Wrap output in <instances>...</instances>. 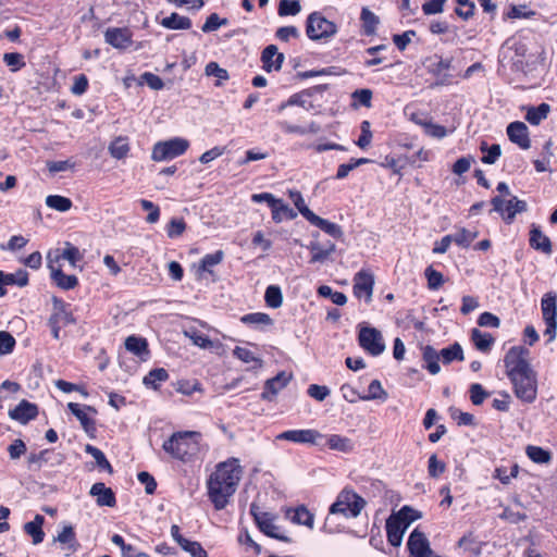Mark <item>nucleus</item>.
Segmentation results:
<instances>
[{
    "mask_svg": "<svg viewBox=\"0 0 557 557\" xmlns=\"http://www.w3.org/2000/svg\"><path fill=\"white\" fill-rule=\"evenodd\" d=\"M449 414L453 420L457 422L458 425H474V416L469 412H463L457 408H449Z\"/></svg>",
    "mask_w": 557,
    "mask_h": 557,
    "instance_id": "nucleus-61",
    "label": "nucleus"
},
{
    "mask_svg": "<svg viewBox=\"0 0 557 557\" xmlns=\"http://www.w3.org/2000/svg\"><path fill=\"white\" fill-rule=\"evenodd\" d=\"M233 355L245 363H251V369H260L263 364L261 358L257 357L251 350L236 346L233 350Z\"/></svg>",
    "mask_w": 557,
    "mask_h": 557,
    "instance_id": "nucleus-36",
    "label": "nucleus"
},
{
    "mask_svg": "<svg viewBox=\"0 0 557 557\" xmlns=\"http://www.w3.org/2000/svg\"><path fill=\"white\" fill-rule=\"evenodd\" d=\"M493 210L500 213L506 223H511L518 213L525 212L528 205L516 196L505 201L500 196L492 198Z\"/></svg>",
    "mask_w": 557,
    "mask_h": 557,
    "instance_id": "nucleus-9",
    "label": "nucleus"
},
{
    "mask_svg": "<svg viewBox=\"0 0 557 557\" xmlns=\"http://www.w3.org/2000/svg\"><path fill=\"white\" fill-rule=\"evenodd\" d=\"M106 42L116 49H125L131 42V34L127 28H108L104 33Z\"/></svg>",
    "mask_w": 557,
    "mask_h": 557,
    "instance_id": "nucleus-20",
    "label": "nucleus"
},
{
    "mask_svg": "<svg viewBox=\"0 0 557 557\" xmlns=\"http://www.w3.org/2000/svg\"><path fill=\"white\" fill-rule=\"evenodd\" d=\"M420 125L424 128V133L428 136L436 139H442L448 134L446 127L440 124H435L432 122H420Z\"/></svg>",
    "mask_w": 557,
    "mask_h": 557,
    "instance_id": "nucleus-58",
    "label": "nucleus"
},
{
    "mask_svg": "<svg viewBox=\"0 0 557 557\" xmlns=\"http://www.w3.org/2000/svg\"><path fill=\"white\" fill-rule=\"evenodd\" d=\"M453 235V242L458 246L468 248L471 243L478 237V232H471L467 228H460Z\"/></svg>",
    "mask_w": 557,
    "mask_h": 557,
    "instance_id": "nucleus-51",
    "label": "nucleus"
},
{
    "mask_svg": "<svg viewBox=\"0 0 557 557\" xmlns=\"http://www.w3.org/2000/svg\"><path fill=\"white\" fill-rule=\"evenodd\" d=\"M182 549L189 553L191 557H208L207 552L202 548V546L198 542L182 540V544H180Z\"/></svg>",
    "mask_w": 557,
    "mask_h": 557,
    "instance_id": "nucleus-62",
    "label": "nucleus"
},
{
    "mask_svg": "<svg viewBox=\"0 0 557 557\" xmlns=\"http://www.w3.org/2000/svg\"><path fill=\"white\" fill-rule=\"evenodd\" d=\"M15 344V338L9 332L0 331V355L11 354Z\"/></svg>",
    "mask_w": 557,
    "mask_h": 557,
    "instance_id": "nucleus-63",
    "label": "nucleus"
},
{
    "mask_svg": "<svg viewBox=\"0 0 557 557\" xmlns=\"http://www.w3.org/2000/svg\"><path fill=\"white\" fill-rule=\"evenodd\" d=\"M292 521L294 523L302 524L312 529L314 523V516L305 506H299L295 509Z\"/></svg>",
    "mask_w": 557,
    "mask_h": 557,
    "instance_id": "nucleus-45",
    "label": "nucleus"
},
{
    "mask_svg": "<svg viewBox=\"0 0 557 557\" xmlns=\"http://www.w3.org/2000/svg\"><path fill=\"white\" fill-rule=\"evenodd\" d=\"M360 20L362 22L363 33L367 36L374 35L380 23L379 16L375 15L368 8H363L360 14Z\"/></svg>",
    "mask_w": 557,
    "mask_h": 557,
    "instance_id": "nucleus-33",
    "label": "nucleus"
},
{
    "mask_svg": "<svg viewBox=\"0 0 557 557\" xmlns=\"http://www.w3.org/2000/svg\"><path fill=\"white\" fill-rule=\"evenodd\" d=\"M200 434L194 431L176 432L162 445L163 449L173 458L188 461L198 453Z\"/></svg>",
    "mask_w": 557,
    "mask_h": 557,
    "instance_id": "nucleus-3",
    "label": "nucleus"
},
{
    "mask_svg": "<svg viewBox=\"0 0 557 557\" xmlns=\"http://www.w3.org/2000/svg\"><path fill=\"white\" fill-rule=\"evenodd\" d=\"M227 18H221L216 13L210 14L201 27L203 33H211L219 29L221 26L227 25Z\"/></svg>",
    "mask_w": 557,
    "mask_h": 557,
    "instance_id": "nucleus-59",
    "label": "nucleus"
},
{
    "mask_svg": "<svg viewBox=\"0 0 557 557\" xmlns=\"http://www.w3.org/2000/svg\"><path fill=\"white\" fill-rule=\"evenodd\" d=\"M422 358L425 362V368L431 374L435 375L441 371V367L438 363L441 355L432 346H425L423 348Z\"/></svg>",
    "mask_w": 557,
    "mask_h": 557,
    "instance_id": "nucleus-31",
    "label": "nucleus"
},
{
    "mask_svg": "<svg viewBox=\"0 0 557 557\" xmlns=\"http://www.w3.org/2000/svg\"><path fill=\"white\" fill-rule=\"evenodd\" d=\"M297 213L282 199H280L272 209V219L274 222L280 223L285 220H294Z\"/></svg>",
    "mask_w": 557,
    "mask_h": 557,
    "instance_id": "nucleus-37",
    "label": "nucleus"
},
{
    "mask_svg": "<svg viewBox=\"0 0 557 557\" xmlns=\"http://www.w3.org/2000/svg\"><path fill=\"white\" fill-rule=\"evenodd\" d=\"M45 522V518L41 515H36L33 521L26 522L24 524V531L32 536L33 543L35 545L41 543L45 537V533L42 531V524Z\"/></svg>",
    "mask_w": 557,
    "mask_h": 557,
    "instance_id": "nucleus-30",
    "label": "nucleus"
},
{
    "mask_svg": "<svg viewBox=\"0 0 557 557\" xmlns=\"http://www.w3.org/2000/svg\"><path fill=\"white\" fill-rule=\"evenodd\" d=\"M7 285H17L24 287L28 284V273L25 270H18L15 273H3Z\"/></svg>",
    "mask_w": 557,
    "mask_h": 557,
    "instance_id": "nucleus-56",
    "label": "nucleus"
},
{
    "mask_svg": "<svg viewBox=\"0 0 557 557\" xmlns=\"http://www.w3.org/2000/svg\"><path fill=\"white\" fill-rule=\"evenodd\" d=\"M307 248L311 251L310 263H323L330 258L327 250L318 240H312Z\"/></svg>",
    "mask_w": 557,
    "mask_h": 557,
    "instance_id": "nucleus-47",
    "label": "nucleus"
},
{
    "mask_svg": "<svg viewBox=\"0 0 557 557\" xmlns=\"http://www.w3.org/2000/svg\"><path fill=\"white\" fill-rule=\"evenodd\" d=\"M184 334L193 342L195 346L203 349H210L213 347V342L207 335L196 330L185 331Z\"/></svg>",
    "mask_w": 557,
    "mask_h": 557,
    "instance_id": "nucleus-52",
    "label": "nucleus"
},
{
    "mask_svg": "<svg viewBox=\"0 0 557 557\" xmlns=\"http://www.w3.org/2000/svg\"><path fill=\"white\" fill-rule=\"evenodd\" d=\"M481 150L482 152H486V154H484L481 159V161L485 164H494L502 154L500 146L497 144L487 147L486 143H482Z\"/></svg>",
    "mask_w": 557,
    "mask_h": 557,
    "instance_id": "nucleus-54",
    "label": "nucleus"
},
{
    "mask_svg": "<svg viewBox=\"0 0 557 557\" xmlns=\"http://www.w3.org/2000/svg\"><path fill=\"white\" fill-rule=\"evenodd\" d=\"M48 267L51 271V278L58 287L69 290L77 286L78 280L75 275H67L63 273L60 268H55L53 264L52 252L48 253Z\"/></svg>",
    "mask_w": 557,
    "mask_h": 557,
    "instance_id": "nucleus-16",
    "label": "nucleus"
},
{
    "mask_svg": "<svg viewBox=\"0 0 557 557\" xmlns=\"http://www.w3.org/2000/svg\"><path fill=\"white\" fill-rule=\"evenodd\" d=\"M318 294L321 297H330L331 300L337 306H344L347 302V297L342 292H334L332 287L327 285H321L318 288Z\"/></svg>",
    "mask_w": 557,
    "mask_h": 557,
    "instance_id": "nucleus-53",
    "label": "nucleus"
},
{
    "mask_svg": "<svg viewBox=\"0 0 557 557\" xmlns=\"http://www.w3.org/2000/svg\"><path fill=\"white\" fill-rule=\"evenodd\" d=\"M300 10L301 5L298 0H281L277 13L280 16L296 15Z\"/></svg>",
    "mask_w": 557,
    "mask_h": 557,
    "instance_id": "nucleus-55",
    "label": "nucleus"
},
{
    "mask_svg": "<svg viewBox=\"0 0 557 557\" xmlns=\"http://www.w3.org/2000/svg\"><path fill=\"white\" fill-rule=\"evenodd\" d=\"M387 394L383 389L379 380H373L368 387V394L362 396V400L386 399Z\"/></svg>",
    "mask_w": 557,
    "mask_h": 557,
    "instance_id": "nucleus-57",
    "label": "nucleus"
},
{
    "mask_svg": "<svg viewBox=\"0 0 557 557\" xmlns=\"http://www.w3.org/2000/svg\"><path fill=\"white\" fill-rule=\"evenodd\" d=\"M529 244L534 250L541 251L545 255L553 252V245L548 236H546L540 226L532 224L530 230Z\"/></svg>",
    "mask_w": 557,
    "mask_h": 557,
    "instance_id": "nucleus-19",
    "label": "nucleus"
},
{
    "mask_svg": "<svg viewBox=\"0 0 557 557\" xmlns=\"http://www.w3.org/2000/svg\"><path fill=\"white\" fill-rule=\"evenodd\" d=\"M67 408L78 419L81 425L86 432L95 431V421L86 413V410L96 413V409L94 407L85 406L84 408H81L76 403H69Z\"/></svg>",
    "mask_w": 557,
    "mask_h": 557,
    "instance_id": "nucleus-25",
    "label": "nucleus"
},
{
    "mask_svg": "<svg viewBox=\"0 0 557 557\" xmlns=\"http://www.w3.org/2000/svg\"><path fill=\"white\" fill-rule=\"evenodd\" d=\"M277 126L285 134L307 135V134H318L322 131L321 125L313 121L310 122L308 124V126L292 124L287 121H280V122H277Z\"/></svg>",
    "mask_w": 557,
    "mask_h": 557,
    "instance_id": "nucleus-27",
    "label": "nucleus"
},
{
    "mask_svg": "<svg viewBox=\"0 0 557 557\" xmlns=\"http://www.w3.org/2000/svg\"><path fill=\"white\" fill-rule=\"evenodd\" d=\"M264 300L268 307L277 309L283 304V294L277 285H270L265 289Z\"/></svg>",
    "mask_w": 557,
    "mask_h": 557,
    "instance_id": "nucleus-42",
    "label": "nucleus"
},
{
    "mask_svg": "<svg viewBox=\"0 0 557 557\" xmlns=\"http://www.w3.org/2000/svg\"><path fill=\"white\" fill-rule=\"evenodd\" d=\"M456 14L462 20H469L474 14L475 4L470 0H457Z\"/></svg>",
    "mask_w": 557,
    "mask_h": 557,
    "instance_id": "nucleus-60",
    "label": "nucleus"
},
{
    "mask_svg": "<svg viewBox=\"0 0 557 557\" xmlns=\"http://www.w3.org/2000/svg\"><path fill=\"white\" fill-rule=\"evenodd\" d=\"M424 275L428 281V287L431 290L440 289L445 282L444 275L441 272L436 271L432 265L425 269Z\"/></svg>",
    "mask_w": 557,
    "mask_h": 557,
    "instance_id": "nucleus-48",
    "label": "nucleus"
},
{
    "mask_svg": "<svg viewBox=\"0 0 557 557\" xmlns=\"http://www.w3.org/2000/svg\"><path fill=\"white\" fill-rule=\"evenodd\" d=\"M205 73L207 76L216 77L215 86H221L224 81L230 78L228 72L222 69L216 62H209L206 65Z\"/></svg>",
    "mask_w": 557,
    "mask_h": 557,
    "instance_id": "nucleus-50",
    "label": "nucleus"
},
{
    "mask_svg": "<svg viewBox=\"0 0 557 557\" xmlns=\"http://www.w3.org/2000/svg\"><path fill=\"white\" fill-rule=\"evenodd\" d=\"M250 513L258 529L267 536L285 542L292 543L293 539L288 536L285 531L277 525V515L269 511H262L260 507L252 503L250 506Z\"/></svg>",
    "mask_w": 557,
    "mask_h": 557,
    "instance_id": "nucleus-5",
    "label": "nucleus"
},
{
    "mask_svg": "<svg viewBox=\"0 0 557 557\" xmlns=\"http://www.w3.org/2000/svg\"><path fill=\"white\" fill-rule=\"evenodd\" d=\"M522 110L525 111L524 119L534 126L540 125L544 120L547 119L548 114L550 113V106L546 102H542L537 107L533 106H527L523 107Z\"/></svg>",
    "mask_w": 557,
    "mask_h": 557,
    "instance_id": "nucleus-24",
    "label": "nucleus"
},
{
    "mask_svg": "<svg viewBox=\"0 0 557 557\" xmlns=\"http://www.w3.org/2000/svg\"><path fill=\"white\" fill-rule=\"evenodd\" d=\"M327 445L333 450H338L342 453H350L354 449V443L350 438L333 434L327 438Z\"/></svg>",
    "mask_w": 557,
    "mask_h": 557,
    "instance_id": "nucleus-39",
    "label": "nucleus"
},
{
    "mask_svg": "<svg viewBox=\"0 0 557 557\" xmlns=\"http://www.w3.org/2000/svg\"><path fill=\"white\" fill-rule=\"evenodd\" d=\"M54 255L53 262H58L60 259H63L67 260L72 267H76V263L83 259V253L70 242H65L64 247L62 249H57Z\"/></svg>",
    "mask_w": 557,
    "mask_h": 557,
    "instance_id": "nucleus-28",
    "label": "nucleus"
},
{
    "mask_svg": "<svg viewBox=\"0 0 557 557\" xmlns=\"http://www.w3.org/2000/svg\"><path fill=\"white\" fill-rule=\"evenodd\" d=\"M322 434L312 429L306 430H288L280 433L276 436L278 441H289L297 444H317V440L321 438Z\"/></svg>",
    "mask_w": 557,
    "mask_h": 557,
    "instance_id": "nucleus-13",
    "label": "nucleus"
},
{
    "mask_svg": "<svg viewBox=\"0 0 557 557\" xmlns=\"http://www.w3.org/2000/svg\"><path fill=\"white\" fill-rule=\"evenodd\" d=\"M112 158L121 160L129 152V144L126 137L119 136L108 147Z\"/></svg>",
    "mask_w": 557,
    "mask_h": 557,
    "instance_id": "nucleus-34",
    "label": "nucleus"
},
{
    "mask_svg": "<svg viewBox=\"0 0 557 557\" xmlns=\"http://www.w3.org/2000/svg\"><path fill=\"white\" fill-rule=\"evenodd\" d=\"M471 339L475 348L483 352L488 351L494 343V337L490 333H483L479 329L471 331Z\"/></svg>",
    "mask_w": 557,
    "mask_h": 557,
    "instance_id": "nucleus-35",
    "label": "nucleus"
},
{
    "mask_svg": "<svg viewBox=\"0 0 557 557\" xmlns=\"http://www.w3.org/2000/svg\"><path fill=\"white\" fill-rule=\"evenodd\" d=\"M541 309L544 322H557V294L546 293L541 300Z\"/></svg>",
    "mask_w": 557,
    "mask_h": 557,
    "instance_id": "nucleus-26",
    "label": "nucleus"
},
{
    "mask_svg": "<svg viewBox=\"0 0 557 557\" xmlns=\"http://www.w3.org/2000/svg\"><path fill=\"white\" fill-rule=\"evenodd\" d=\"M38 416V407L23 399L15 408L9 410V417L12 420L26 424Z\"/></svg>",
    "mask_w": 557,
    "mask_h": 557,
    "instance_id": "nucleus-17",
    "label": "nucleus"
},
{
    "mask_svg": "<svg viewBox=\"0 0 557 557\" xmlns=\"http://www.w3.org/2000/svg\"><path fill=\"white\" fill-rule=\"evenodd\" d=\"M441 358L445 364L453 362L454 360L462 361L463 350L458 343L450 345L449 347L443 348L440 351Z\"/></svg>",
    "mask_w": 557,
    "mask_h": 557,
    "instance_id": "nucleus-43",
    "label": "nucleus"
},
{
    "mask_svg": "<svg viewBox=\"0 0 557 557\" xmlns=\"http://www.w3.org/2000/svg\"><path fill=\"white\" fill-rule=\"evenodd\" d=\"M418 518L417 512L409 506H404L386 520L387 541L393 546H399L403 536L412 521Z\"/></svg>",
    "mask_w": 557,
    "mask_h": 557,
    "instance_id": "nucleus-4",
    "label": "nucleus"
},
{
    "mask_svg": "<svg viewBox=\"0 0 557 557\" xmlns=\"http://www.w3.org/2000/svg\"><path fill=\"white\" fill-rule=\"evenodd\" d=\"M223 258L224 252L222 250H218L213 253H208L201 259L199 270L212 274L211 268L220 264Z\"/></svg>",
    "mask_w": 557,
    "mask_h": 557,
    "instance_id": "nucleus-46",
    "label": "nucleus"
},
{
    "mask_svg": "<svg viewBox=\"0 0 557 557\" xmlns=\"http://www.w3.org/2000/svg\"><path fill=\"white\" fill-rule=\"evenodd\" d=\"M507 135L510 141L517 144L521 149H529L531 147L529 129L523 122H511L507 126Z\"/></svg>",
    "mask_w": 557,
    "mask_h": 557,
    "instance_id": "nucleus-15",
    "label": "nucleus"
},
{
    "mask_svg": "<svg viewBox=\"0 0 557 557\" xmlns=\"http://www.w3.org/2000/svg\"><path fill=\"white\" fill-rule=\"evenodd\" d=\"M374 277L368 271L361 270L354 277V295L357 298H364L366 302L372 299Z\"/></svg>",
    "mask_w": 557,
    "mask_h": 557,
    "instance_id": "nucleus-12",
    "label": "nucleus"
},
{
    "mask_svg": "<svg viewBox=\"0 0 557 557\" xmlns=\"http://www.w3.org/2000/svg\"><path fill=\"white\" fill-rule=\"evenodd\" d=\"M124 345L127 351L132 352L144 361L149 357L150 351L148 348V342L144 337L131 335L125 339Z\"/></svg>",
    "mask_w": 557,
    "mask_h": 557,
    "instance_id": "nucleus-23",
    "label": "nucleus"
},
{
    "mask_svg": "<svg viewBox=\"0 0 557 557\" xmlns=\"http://www.w3.org/2000/svg\"><path fill=\"white\" fill-rule=\"evenodd\" d=\"M525 453L527 456L535 463H547L552 459L550 453L540 446L529 445Z\"/></svg>",
    "mask_w": 557,
    "mask_h": 557,
    "instance_id": "nucleus-44",
    "label": "nucleus"
},
{
    "mask_svg": "<svg viewBox=\"0 0 557 557\" xmlns=\"http://www.w3.org/2000/svg\"><path fill=\"white\" fill-rule=\"evenodd\" d=\"M188 147V140L181 137L159 141L152 148L151 159L157 162L171 160L184 154Z\"/></svg>",
    "mask_w": 557,
    "mask_h": 557,
    "instance_id": "nucleus-8",
    "label": "nucleus"
},
{
    "mask_svg": "<svg viewBox=\"0 0 557 557\" xmlns=\"http://www.w3.org/2000/svg\"><path fill=\"white\" fill-rule=\"evenodd\" d=\"M284 60V54L278 52L277 47L274 45L265 47L261 53L263 69L267 72L280 71Z\"/></svg>",
    "mask_w": 557,
    "mask_h": 557,
    "instance_id": "nucleus-18",
    "label": "nucleus"
},
{
    "mask_svg": "<svg viewBox=\"0 0 557 557\" xmlns=\"http://www.w3.org/2000/svg\"><path fill=\"white\" fill-rule=\"evenodd\" d=\"M366 502L352 491L343 490L336 500L331 505L329 515H343L345 518H355L360 515Z\"/></svg>",
    "mask_w": 557,
    "mask_h": 557,
    "instance_id": "nucleus-6",
    "label": "nucleus"
},
{
    "mask_svg": "<svg viewBox=\"0 0 557 557\" xmlns=\"http://www.w3.org/2000/svg\"><path fill=\"white\" fill-rule=\"evenodd\" d=\"M85 451L95 459L96 465L98 466L99 469L106 470L109 473L113 472V469L110 462L108 461L106 455L99 448L90 444H87L85 446Z\"/></svg>",
    "mask_w": 557,
    "mask_h": 557,
    "instance_id": "nucleus-41",
    "label": "nucleus"
},
{
    "mask_svg": "<svg viewBox=\"0 0 557 557\" xmlns=\"http://www.w3.org/2000/svg\"><path fill=\"white\" fill-rule=\"evenodd\" d=\"M306 33L311 40L329 39L337 33V26L321 13L313 12L307 18Z\"/></svg>",
    "mask_w": 557,
    "mask_h": 557,
    "instance_id": "nucleus-7",
    "label": "nucleus"
},
{
    "mask_svg": "<svg viewBox=\"0 0 557 557\" xmlns=\"http://www.w3.org/2000/svg\"><path fill=\"white\" fill-rule=\"evenodd\" d=\"M161 25L168 29H189L191 27V20L174 12L170 16L164 17Z\"/></svg>",
    "mask_w": 557,
    "mask_h": 557,
    "instance_id": "nucleus-32",
    "label": "nucleus"
},
{
    "mask_svg": "<svg viewBox=\"0 0 557 557\" xmlns=\"http://www.w3.org/2000/svg\"><path fill=\"white\" fill-rule=\"evenodd\" d=\"M46 206L59 212H66L72 208L73 203L72 200L67 197L60 195H49L46 198Z\"/></svg>",
    "mask_w": 557,
    "mask_h": 557,
    "instance_id": "nucleus-40",
    "label": "nucleus"
},
{
    "mask_svg": "<svg viewBox=\"0 0 557 557\" xmlns=\"http://www.w3.org/2000/svg\"><path fill=\"white\" fill-rule=\"evenodd\" d=\"M470 399L473 405L480 406L483 404L484 399L488 397V393L483 388V386L479 383H474L470 386Z\"/></svg>",
    "mask_w": 557,
    "mask_h": 557,
    "instance_id": "nucleus-64",
    "label": "nucleus"
},
{
    "mask_svg": "<svg viewBox=\"0 0 557 557\" xmlns=\"http://www.w3.org/2000/svg\"><path fill=\"white\" fill-rule=\"evenodd\" d=\"M89 494L91 496L97 497L96 502L98 506H107V507H114L116 504L115 495L113 491L110 487H107L104 483L97 482L95 483Z\"/></svg>",
    "mask_w": 557,
    "mask_h": 557,
    "instance_id": "nucleus-21",
    "label": "nucleus"
},
{
    "mask_svg": "<svg viewBox=\"0 0 557 557\" xmlns=\"http://www.w3.org/2000/svg\"><path fill=\"white\" fill-rule=\"evenodd\" d=\"M528 355L527 348L513 346L507 351L504 363L516 397L531 404L537 396V379L536 372L527 360Z\"/></svg>",
    "mask_w": 557,
    "mask_h": 557,
    "instance_id": "nucleus-1",
    "label": "nucleus"
},
{
    "mask_svg": "<svg viewBox=\"0 0 557 557\" xmlns=\"http://www.w3.org/2000/svg\"><path fill=\"white\" fill-rule=\"evenodd\" d=\"M168 379H169V374H168L166 370L163 369V368H158V369L151 370L144 377V383H145V385L151 386L152 388L157 389L158 388V384L160 382L166 381Z\"/></svg>",
    "mask_w": 557,
    "mask_h": 557,
    "instance_id": "nucleus-49",
    "label": "nucleus"
},
{
    "mask_svg": "<svg viewBox=\"0 0 557 557\" xmlns=\"http://www.w3.org/2000/svg\"><path fill=\"white\" fill-rule=\"evenodd\" d=\"M242 475L243 469L236 458H230L215 467L207 482V487L209 499L216 510H222L228 505Z\"/></svg>",
    "mask_w": 557,
    "mask_h": 557,
    "instance_id": "nucleus-2",
    "label": "nucleus"
},
{
    "mask_svg": "<svg viewBox=\"0 0 557 557\" xmlns=\"http://www.w3.org/2000/svg\"><path fill=\"white\" fill-rule=\"evenodd\" d=\"M358 341L359 345L372 356H379L385 349L382 334L374 327H361L359 331Z\"/></svg>",
    "mask_w": 557,
    "mask_h": 557,
    "instance_id": "nucleus-10",
    "label": "nucleus"
},
{
    "mask_svg": "<svg viewBox=\"0 0 557 557\" xmlns=\"http://www.w3.org/2000/svg\"><path fill=\"white\" fill-rule=\"evenodd\" d=\"M53 312L50 315L49 320L60 323L62 325H67L75 323V319L71 311H69V305H66L63 300L53 297Z\"/></svg>",
    "mask_w": 557,
    "mask_h": 557,
    "instance_id": "nucleus-22",
    "label": "nucleus"
},
{
    "mask_svg": "<svg viewBox=\"0 0 557 557\" xmlns=\"http://www.w3.org/2000/svg\"><path fill=\"white\" fill-rule=\"evenodd\" d=\"M292 377V373L282 371L274 377L267 380L264 383V391L261 394V398L264 400H272L273 397L289 383Z\"/></svg>",
    "mask_w": 557,
    "mask_h": 557,
    "instance_id": "nucleus-14",
    "label": "nucleus"
},
{
    "mask_svg": "<svg viewBox=\"0 0 557 557\" xmlns=\"http://www.w3.org/2000/svg\"><path fill=\"white\" fill-rule=\"evenodd\" d=\"M451 59H442L434 55L423 62L425 69L436 77V86L450 84L451 75L448 74V71L451 67Z\"/></svg>",
    "mask_w": 557,
    "mask_h": 557,
    "instance_id": "nucleus-11",
    "label": "nucleus"
},
{
    "mask_svg": "<svg viewBox=\"0 0 557 557\" xmlns=\"http://www.w3.org/2000/svg\"><path fill=\"white\" fill-rule=\"evenodd\" d=\"M309 223L322 230L323 232H325L327 235L335 239H341L344 235L343 230L338 224L322 219L317 214L310 220Z\"/></svg>",
    "mask_w": 557,
    "mask_h": 557,
    "instance_id": "nucleus-29",
    "label": "nucleus"
},
{
    "mask_svg": "<svg viewBox=\"0 0 557 557\" xmlns=\"http://www.w3.org/2000/svg\"><path fill=\"white\" fill-rule=\"evenodd\" d=\"M240 321L247 325L253 326H271L273 324V320L268 313L263 312H253L245 314L240 318Z\"/></svg>",
    "mask_w": 557,
    "mask_h": 557,
    "instance_id": "nucleus-38",
    "label": "nucleus"
}]
</instances>
